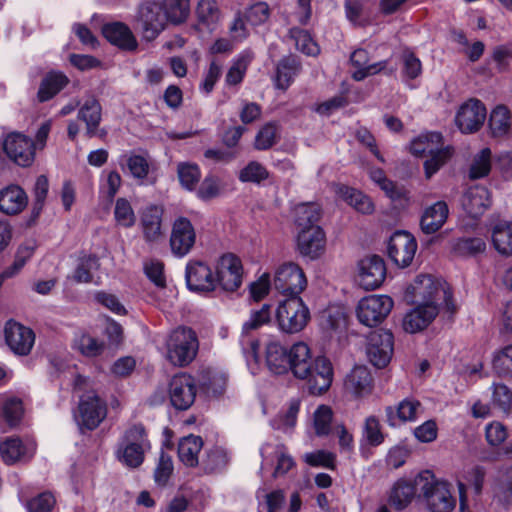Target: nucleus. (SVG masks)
Returning a JSON list of instances; mask_svg holds the SVG:
<instances>
[{
	"label": "nucleus",
	"instance_id": "obj_64",
	"mask_svg": "<svg viewBox=\"0 0 512 512\" xmlns=\"http://www.w3.org/2000/svg\"><path fill=\"white\" fill-rule=\"evenodd\" d=\"M492 365L497 374L501 376L512 375V344L494 354Z\"/></svg>",
	"mask_w": 512,
	"mask_h": 512
},
{
	"label": "nucleus",
	"instance_id": "obj_14",
	"mask_svg": "<svg viewBox=\"0 0 512 512\" xmlns=\"http://www.w3.org/2000/svg\"><path fill=\"white\" fill-rule=\"evenodd\" d=\"M260 453L262 457L261 471L267 468L273 469L274 478L286 475L295 467L293 457L281 443H265L261 447Z\"/></svg>",
	"mask_w": 512,
	"mask_h": 512
},
{
	"label": "nucleus",
	"instance_id": "obj_8",
	"mask_svg": "<svg viewBox=\"0 0 512 512\" xmlns=\"http://www.w3.org/2000/svg\"><path fill=\"white\" fill-rule=\"evenodd\" d=\"M394 306L388 295L373 294L360 299L355 307V315L360 324L376 327L381 324Z\"/></svg>",
	"mask_w": 512,
	"mask_h": 512
},
{
	"label": "nucleus",
	"instance_id": "obj_19",
	"mask_svg": "<svg viewBox=\"0 0 512 512\" xmlns=\"http://www.w3.org/2000/svg\"><path fill=\"white\" fill-rule=\"evenodd\" d=\"M171 404L178 410L188 409L195 401L196 382L186 373L175 375L169 385Z\"/></svg>",
	"mask_w": 512,
	"mask_h": 512
},
{
	"label": "nucleus",
	"instance_id": "obj_44",
	"mask_svg": "<svg viewBox=\"0 0 512 512\" xmlns=\"http://www.w3.org/2000/svg\"><path fill=\"white\" fill-rule=\"evenodd\" d=\"M511 125V112L506 106L498 105L491 111L489 128L494 137L507 135L510 132Z\"/></svg>",
	"mask_w": 512,
	"mask_h": 512
},
{
	"label": "nucleus",
	"instance_id": "obj_45",
	"mask_svg": "<svg viewBox=\"0 0 512 512\" xmlns=\"http://www.w3.org/2000/svg\"><path fill=\"white\" fill-rule=\"evenodd\" d=\"M68 83V78L61 72L47 74L41 82L38 91V99L45 102L56 95Z\"/></svg>",
	"mask_w": 512,
	"mask_h": 512
},
{
	"label": "nucleus",
	"instance_id": "obj_52",
	"mask_svg": "<svg viewBox=\"0 0 512 512\" xmlns=\"http://www.w3.org/2000/svg\"><path fill=\"white\" fill-rule=\"evenodd\" d=\"M289 37L294 41L296 49L302 53L308 56H316L319 54V45L307 31L293 27L289 30Z\"/></svg>",
	"mask_w": 512,
	"mask_h": 512
},
{
	"label": "nucleus",
	"instance_id": "obj_17",
	"mask_svg": "<svg viewBox=\"0 0 512 512\" xmlns=\"http://www.w3.org/2000/svg\"><path fill=\"white\" fill-rule=\"evenodd\" d=\"M487 116L484 104L477 99H470L463 103L455 116V123L463 134L477 132Z\"/></svg>",
	"mask_w": 512,
	"mask_h": 512
},
{
	"label": "nucleus",
	"instance_id": "obj_6",
	"mask_svg": "<svg viewBox=\"0 0 512 512\" xmlns=\"http://www.w3.org/2000/svg\"><path fill=\"white\" fill-rule=\"evenodd\" d=\"M418 479L425 480L423 495L431 512H451L456 506V498L452 494V485L446 480H436L430 470L419 473Z\"/></svg>",
	"mask_w": 512,
	"mask_h": 512
},
{
	"label": "nucleus",
	"instance_id": "obj_13",
	"mask_svg": "<svg viewBox=\"0 0 512 512\" xmlns=\"http://www.w3.org/2000/svg\"><path fill=\"white\" fill-rule=\"evenodd\" d=\"M486 476V470L480 465H468L463 467L455 475V481L459 494V507L461 512L468 508V490L478 496L481 494Z\"/></svg>",
	"mask_w": 512,
	"mask_h": 512
},
{
	"label": "nucleus",
	"instance_id": "obj_53",
	"mask_svg": "<svg viewBox=\"0 0 512 512\" xmlns=\"http://www.w3.org/2000/svg\"><path fill=\"white\" fill-rule=\"evenodd\" d=\"M229 461L230 456L226 449L215 446L207 451L202 465L207 472H219L227 467Z\"/></svg>",
	"mask_w": 512,
	"mask_h": 512
},
{
	"label": "nucleus",
	"instance_id": "obj_9",
	"mask_svg": "<svg viewBox=\"0 0 512 512\" xmlns=\"http://www.w3.org/2000/svg\"><path fill=\"white\" fill-rule=\"evenodd\" d=\"M271 320V306L269 304H263L258 310H253L247 321L243 323L242 334L240 337V343L242 346L243 353L246 357L248 365L252 362L257 364L259 362V341L250 335L252 330H256L269 323Z\"/></svg>",
	"mask_w": 512,
	"mask_h": 512
},
{
	"label": "nucleus",
	"instance_id": "obj_60",
	"mask_svg": "<svg viewBox=\"0 0 512 512\" xmlns=\"http://www.w3.org/2000/svg\"><path fill=\"white\" fill-rule=\"evenodd\" d=\"M120 164L124 170H127L134 178L144 179L149 172L147 160L140 155L124 156Z\"/></svg>",
	"mask_w": 512,
	"mask_h": 512
},
{
	"label": "nucleus",
	"instance_id": "obj_28",
	"mask_svg": "<svg viewBox=\"0 0 512 512\" xmlns=\"http://www.w3.org/2000/svg\"><path fill=\"white\" fill-rule=\"evenodd\" d=\"M438 314V307L434 302H425L408 312L403 319V328L406 332L416 333L426 328Z\"/></svg>",
	"mask_w": 512,
	"mask_h": 512
},
{
	"label": "nucleus",
	"instance_id": "obj_39",
	"mask_svg": "<svg viewBox=\"0 0 512 512\" xmlns=\"http://www.w3.org/2000/svg\"><path fill=\"white\" fill-rule=\"evenodd\" d=\"M406 292L415 299L419 298L425 302H433V299L440 292V287L430 275H419L407 287Z\"/></svg>",
	"mask_w": 512,
	"mask_h": 512
},
{
	"label": "nucleus",
	"instance_id": "obj_49",
	"mask_svg": "<svg viewBox=\"0 0 512 512\" xmlns=\"http://www.w3.org/2000/svg\"><path fill=\"white\" fill-rule=\"evenodd\" d=\"M252 58L253 54L245 50L234 59L233 64L226 74L225 80L227 85H238L242 82Z\"/></svg>",
	"mask_w": 512,
	"mask_h": 512
},
{
	"label": "nucleus",
	"instance_id": "obj_61",
	"mask_svg": "<svg viewBox=\"0 0 512 512\" xmlns=\"http://www.w3.org/2000/svg\"><path fill=\"white\" fill-rule=\"evenodd\" d=\"M485 242L482 238H460L453 244V250L460 256H474L485 250Z\"/></svg>",
	"mask_w": 512,
	"mask_h": 512
},
{
	"label": "nucleus",
	"instance_id": "obj_35",
	"mask_svg": "<svg viewBox=\"0 0 512 512\" xmlns=\"http://www.w3.org/2000/svg\"><path fill=\"white\" fill-rule=\"evenodd\" d=\"M267 368L274 374H284L289 371V349H285L278 341H271L265 350Z\"/></svg>",
	"mask_w": 512,
	"mask_h": 512
},
{
	"label": "nucleus",
	"instance_id": "obj_26",
	"mask_svg": "<svg viewBox=\"0 0 512 512\" xmlns=\"http://www.w3.org/2000/svg\"><path fill=\"white\" fill-rule=\"evenodd\" d=\"M325 233L320 226L298 231L297 248L301 255L311 259L318 258L325 249Z\"/></svg>",
	"mask_w": 512,
	"mask_h": 512
},
{
	"label": "nucleus",
	"instance_id": "obj_24",
	"mask_svg": "<svg viewBox=\"0 0 512 512\" xmlns=\"http://www.w3.org/2000/svg\"><path fill=\"white\" fill-rule=\"evenodd\" d=\"M186 282L191 291L211 292L216 288V280L210 267L202 261H190L186 266Z\"/></svg>",
	"mask_w": 512,
	"mask_h": 512
},
{
	"label": "nucleus",
	"instance_id": "obj_38",
	"mask_svg": "<svg viewBox=\"0 0 512 512\" xmlns=\"http://www.w3.org/2000/svg\"><path fill=\"white\" fill-rule=\"evenodd\" d=\"M369 54L365 49H357L351 55V63L357 68L353 73V78L357 81L363 80L365 77L377 74L385 69L387 61H378L369 64Z\"/></svg>",
	"mask_w": 512,
	"mask_h": 512
},
{
	"label": "nucleus",
	"instance_id": "obj_63",
	"mask_svg": "<svg viewBox=\"0 0 512 512\" xmlns=\"http://www.w3.org/2000/svg\"><path fill=\"white\" fill-rule=\"evenodd\" d=\"M177 172L181 185L187 190L194 189L201 177L199 167L193 163H180Z\"/></svg>",
	"mask_w": 512,
	"mask_h": 512
},
{
	"label": "nucleus",
	"instance_id": "obj_7",
	"mask_svg": "<svg viewBox=\"0 0 512 512\" xmlns=\"http://www.w3.org/2000/svg\"><path fill=\"white\" fill-rule=\"evenodd\" d=\"M136 29L145 40L152 41L163 32L168 24L159 1L147 0L141 3L135 16Z\"/></svg>",
	"mask_w": 512,
	"mask_h": 512
},
{
	"label": "nucleus",
	"instance_id": "obj_51",
	"mask_svg": "<svg viewBox=\"0 0 512 512\" xmlns=\"http://www.w3.org/2000/svg\"><path fill=\"white\" fill-rule=\"evenodd\" d=\"M415 495L414 486L407 481H398L390 494L389 503L397 510L404 509Z\"/></svg>",
	"mask_w": 512,
	"mask_h": 512
},
{
	"label": "nucleus",
	"instance_id": "obj_11",
	"mask_svg": "<svg viewBox=\"0 0 512 512\" xmlns=\"http://www.w3.org/2000/svg\"><path fill=\"white\" fill-rule=\"evenodd\" d=\"M0 145L7 158L21 167H29L35 159L34 141L18 132H12L3 137Z\"/></svg>",
	"mask_w": 512,
	"mask_h": 512
},
{
	"label": "nucleus",
	"instance_id": "obj_40",
	"mask_svg": "<svg viewBox=\"0 0 512 512\" xmlns=\"http://www.w3.org/2000/svg\"><path fill=\"white\" fill-rule=\"evenodd\" d=\"M336 194L360 213L369 214L374 210L371 199L359 190L340 185L336 189Z\"/></svg>",
	"mask_w": 512,
	"mask_h": 512
},
{
	"label": "nucleus",
	"instance_id": "obj_43",
	"mask_svg": "<svg viewBox=\"0 0 512 512\" xmlns=\"http://www.w3.org/2000/svg\"><path fill=\"white\" fill-rule=\"evenodd\" d=\"M321 216V210L315 203H300L294 208L295 224L299 231L310 229L312 226H318L317 222Z\"/></svg>",
	"mask_w": 512,
	"mask_h": 512
},
{
	"label": "nucleus",
	"instance_id": "obj_27",
	"mask_svg": "<svg viewBox=\"0 0 512 512\" xmlns=\"http://www.w3.org/2000/svg\"><path fill=\"white\" fill-rule=\"evenodd\" d=\"M461 205L467 215L478 218L490 205V193L484 186H471L464 192Z\"/></svg>",
	"mask_w": 512,
	"mask_h": 512
},
{
	"label": "nucleus",
	"instance_id": "obj_12",
	"mask_svg": "<svg viewBox=\"0 0 512 512\" xmlns=\"http://www.w3.org/2000/svg\"><path fill=\"white\" fill-rule=\"evenodd\" d=\"M216 285L225 291H236L242 284L243 267L239 257L232 253L221 255L215 263Z\"/></svg>",
	"mask_w": 512,
	"mask_h": 512
},
{
	"label": "nucleus",
	"instance_id": "obj_55",
	"mask_svg": "<svg viewBox=\"0 0 512 512\" xmlns=\"http://www.w3.org/2000/svg\"><path fill=\"white\" fill-rule=\"evenodd\" d=\"M492 397L491 403L494 408L500 410L504 414H509L512 409V391L501 383H494L491 386Z\"/></svg>",
	"mask_w": 512,
	"mask_h": 512
},
{
	"label": "nucleus",
	"instance_id": "obj_54",
	"mask_svg": "<svg viewBox=\"0 0 512 512\" xmlns=\"http://www.w3.org/2000/svg\"><path fill=\"white\" fill-rule=\"evenodd\" d=\"M492 152L490 148H483L473 157L469 169V176L472 179H479L487 176L491 170Z\"/></svg>",
	"mask_w": 512,
	"mask_h": 512
},
{
	"label": "nucleus",
	"instance_id": "obj_46",
	"mask_svg": "<svg viewBox=\"0 0 512 512\" xmlns=\"http://www.w3.org/2000/svg\"><path fill=\"white\" fill-rule=\"evenodd\" d=\"M78 117L85 122L87 133L90 136L95 135V131L101 121V106L99 102L94 98L86 100L79 110Z\"/></svg>",
	"mask_w": 512,
	"mask_h": 512
},
{
	"label": "nucleus",
	"instance_id": "obj_4",
	"mask_svg": "<svg viewBox=\"0 0 512 512\" xmlns=\"http://www.w3.org/2000/svg\"><path fill=\"white\" fill-rule=\"evenodd\" d=\"M198 348L195 332L187 327H178L166 341V358L174 366L184 367L196 357Z\"/></svg>",
	"mask_w": 512,
	"mask_h": 512
},
{
	"label": "nucleus",
	"instance_id": "obj_30",
	"mask_svg": "<svg viewBox=\"0 0 512 512\" xmlns=\"http://www.w3.org/2000/svg\"><path fill=\"white\" fill-rule=\"evenodd\" d=\"M449 208L445 201H437L427 206L421 215L420 227L425 234H434L446 223Z\"/></svg>",
	"mask_w": 512,
	"mask_h": 512
},
{
	"label": "nucleus",
	"instance_id": "obj_48",
	"mask_svg": "<svg viewBox=\"0 0 512 512\" xmlns=\"http://www.w3.org/2000/svg\"><path fill=\"white\" fill-rule=\"evenodd\" d=\"M299 72V63L294 58H284L276 70L275 85L277 88L286 90Z\"/></svg>",
	"mask_w": 512,
	"mask_h": 512
},
{
	"label": "nucleus",
	"instance_id": "obj_34",
	"mask_svg": "<svg viewBox=\"0 0 512 512\" xmlns=\"http://www.w3.org/2000/svg\"><path fill=\"white\" fill-rule=\"evenodd\" d=\"M27 202L25 191L17 185H10L0 191V211L4 214L20 213L26 207Z\"/></svg>",
	"mask_w": 512,
	"mask_h": 512
},
{
	"label": "nucleus",
	"instance_id": "obj_56",
	"mask_svg": "<svg viewBox=\"0 0 512 512\" xmlns=\"http://www.w3.org/2000/svg\"><path fill=\"white\" fill-rule=\"evenodd\" d=\"M99 268V261L96 256H84L74 271L73 279L78 283H89L93 281V272Z\"/></svg>",
	"mask_w": 512,
	"mask_h": 512
},
{
	"label": "nucleus",
	"instance_id": "obj_58",
	"mask_svg": "<svg viewBox=\"0 0 512 512\" xmlns=\"http://www.w3.org/2000/svg\"><path fill=\"white\" fill-rule=\"evenodd\" d=\"M333 419L332 408L327 405H320L313 414V426L317 436H327L331 431Z\"/></svg>",
	"mask_w": 512,
	"mask_h": 512
},
{
	"label": "nucleus",
	"instance_id": "obj_47",
	"mask_svg": "<svg viewBox=\"0 0 512 512\" xmlns=\"http://www.w3.org/2000/svg\"><path fill=\"white\" fill-rule=\"evenodd\" d=\"M384 441V434L381 430L379 420L375 416H369L365 419L360 439L361 448L365 446L376 447Z\"/></svg>",
	"mask_w": 512,
	"mask_h": 512
},
{
	"label": "nucleus",
	"instance_id": "obj_1",
	"mask_svg": "<svg viewBox=\"0 0 512 512\" xmlns=\"http://www.w3.org/2000/svg\"><path fill=\"white\" fill-rule=\"evenodd\" d=\"M289 370L297 379L305 380L313 395L325 393L333 381V367L324 356L312 357L310 347L302 341L289 348Z\"/></svg>",
	"mask_w": 512,
	"mask_h": 512
},
{
	"label": "nucleus",
	"instance_id": "obj_36",
	"mask_svg": "<svg viewBox=\"0 0 512 512\" xmlns=\"http://www.w3.org/2000/svg\"><path fill=\"white\" fill-rule=\"evenodd\" d=\"M421 411L422 406L419 401L406 398L402 400L395 408L388 407L386 409V416L388 423L391 426H396L397 421H415Z\"/></svg>",
	"mask_w": 512,
	"mask_h": 512
},
{
	"label": "nucleus",
	"instance_id": "obj_3",
	"mask_svg": "<svg viewBox=\"0 0 512 512\" xmlns=\"http://www.w3.org/2000/svg\"><path fill=\"white\" fill-rule=\"evenodd\" d=\"M150 449L145 429L137 424L129 427L119 440L115 455L126 467L137 468L144 461L145 452Z\"/></svg>",
	"mask_w": 512,
	"mask_h": 512
},
{
	"label": "nucleus",
	"instance_id": "obj_16",
	"mask_svg": "<svg viewBox=\"0 0 512 512\" xmlns=\"http://www.w3.org/2000/svg\"><path fill=\"white\" fill-rule=\"evenodd\" d=\"M366 354L373 366L384 368L393 354L392 333L386 330L372 332L367 339Z\"/></svg>",
	"mask_w": 512,
	"mask_h": 512
},
{
	"label": "nucleus",
	"instance_id": "obj_33",
	"mask_svg": "<svg viewBox=\"0 0 512 512\" xmlns=\"http://www.w3.org/2000/svg\"><path fill=\"white\" fill-rule=\"evenodd\" d=\"M197 28L213 32L221 20V11L215 0H200L196 7Z\"/></svg>",
	"mask_w": 512,
	"mask_h": 512
},
{
	"label": "nucleus",
	"instance_id": "obj_15",
	"mask_svg": "<svg viewBox=\"0 0 512 512\" xmlns=\"http://www.w3.org/2000/svg\"><path fill=\"white\" fill-rule=\"evenodd\" d=\"M386 273V265L381 257L368 256L358 262L356 280L364 290H375L383 284Z\"/></svg>",
	"mask_w": 512,
	"mask_h": 512
},
{
	"label": "nucleus",
	"instance_id": "obj_57",
	"mask_svg": "<svg viewBox=\"0 0 512 512\" xmlns=\"http://www.w3.org/2000/svg\"><path fill=\"white\" fill-rule=\"evenodd\" d=\"M241 14L249 25L260 26L269 19L270 8L266 2L258 1L247 7Z\"/></svg>",
	"mask_w": 512,
	"mask_h": 512
},
{
	"label": "nucleus",
	"instance_id": "obj_2",
	"mask_svg": "<svg viewBox=\"0 0 512 512\" xmlns=\"http://www.w3.org/2000/svg\"><path fill=\"white\" fill-rule=\"evenodd\" d=\"M410 151L415 156L429 154L430 158L424 163L425 176L431 178L453 155L452 146L443 145V137L438 132L419 135L410 144Z\"/></svg>",
	"mask_w": 512,
	"mask_h": 512
},
{
	"label": "nucleus",
	"instance_id": "obj_5",
	"mask_svg": "<svg viewBox=\"0 0 512 512\" xmlns=\"http://www.w3.org/2000/svg\"><path fill=\"white\" fill-rule=\"evenodd\" d=\"M275 317L281 332L296 334L301 332L310 321V310L302 297H288L279 302Z\"/></svg>",
	"mask_w": 512,
	"mask_h": 512
},
{
	"label": "nucleus",
	"instance_id": "obj_23",
	"mask_svg": "<svg viewBox=\"0 0 512 512\" xmlns=\"http://www.w3.org/2000/svg\"><path fill=\"white\" fill-rule=\"evenodd\" d=\"M4 335L9 348L18 355L29 354L35 342L34 332L14 320L7 321Z\"/></svg>",
	"mask_w": 512,
	"mask_h": 512
},
{
	"label": "nucleus",
	"instance_id": "obj_10",
	"mask_svg": "<svg viewBox=\"0 0 512 512\" xmlns=\"http://www.w3.org/2000/svg\"><path fill=\"white\" fill-rule=\"evenodd\" d=\"M273 286L285 298L301 297V293L307 287V278L298 264L287 262L275 270Z\"/></svg>",
	"mask_w": 512,
	"mask_h": 512
},
{
	"label": "nucleus",
	"instance_id": "obj_18",
	"mask_svg": "<svg viewBox=\"0 0 512 512\" xmlns=\"http://www.w3.org/2000/svg\"><path fill=\"white\" fill-rule=\"evenodd\" d=\"M417 250L414 237L405 231L395 232L389 239L387 252L389 258L399 267H407Z\"/></svg>",
	"mask_w": 512,
	"mask_h": 512
},
{
	"label": "nucleus",
	"instance_id": "obj_59",
	"mask_svg": "<svg viewBox=\"0 0 512 512\" xmlns=\"http://www.w3.org/2000/svg\"><path fill=\"white\" fill-rule=\"evenodd\" d=\"M299 409V401L291 400L286 412L272 422V427L285 433L290 432L296 425Z\"/></svg>",
	"mask_w": 512,
	"mask_h": 512
},
{
	"label": "nucleus",
	"instance_id": "obj_22",
	"mask_svg": "<svg viewBox=\"0 0 512 512\" xmlns=\"http://www.w3.org/2000/svg\"><path fill=\"white\" fill-rule=\"evenodd\" d=\"M196 241L195 229L185 217L177 218L172 226L170 247L176 257H184L193 248Z\"/></svg>",
	"mask_w": 512,
	"mask_h": 512
},
{
	"label": "nucleus",
	"instance_id": "obj_62",
	"mask_svg": "<svg viewBox=\"0 0 512 512\" xmlns=\"http://www.w3.org/2000/svg\"><path fill=\"white\" fill-rule=\"evenodd\" d=\"M114 218L119 226L129 228L135 224L136 217L130 202L125 198H118L114 208Z\"/></svg>",
	"mask_w": 512,
	"mask_h": 512
},
{
	"label": "nucleus",
	"instance_id": "obj_20",
	"mask_svg": "<svg viewBox=\"0 0 512 512\" xmlns=\"http://www.w3.org/2000/svg\"><path fill=\"white\" fill-rule=\"evenodd\" d=\"M105 417L106 407L95 394H88L80 399L75 419L81 429L93 430Z\"/></svg>",
	"mask_w": 512,
	"mask_h": 512
},
{
	"label": "nucleus",
	"instance_id": "obj_32",
	"mask_svg": "<svg viewBox=\"0 0 512 512\" xmlns=\"http://www.w3.org/2000/svg\"><path fill=\"white\" fill-rule=\"evenodd\" d=\"M102 33L109 42L121 48L133 50L137 47V41L132 31L122 22L104 24Z\"/></svg>",
	"mask_w": 512,
	"mask_h": 512
},
{
	"label": "nucleus",
	"instance_id": "obj_41",
	"mask_svg": "<svg viewBox=\"0 0 512 512\" xmlns=\"http://www.w3.org/2000/svg\"><path fill=\"white\" fill-rule=\"evenodd\" d=\"M163 12L168 23L180 25L190 15V0H161Z\"/></svg>",
	"mask_w": 512,
	"mask_h": 512
},
{
	"label": "nucleus",
	"instance_id": "obj_21",
	"mask_svg": "<svg viewBox=\"0 0 512 512\" xmlns=\"http://www.w3.org/2000/svg\"><path fill=\"white\" fill-rule=\"evenodd\" d=\"M344 390L354 399H363L370 396L374 389V378L368 367L356 365L345 376Z\"/></svg>",
	"mask_w": 512,
	"mask_h": 512
},
{
	"label": "nucleus",
	"instance_id": "obj_29",
	"mask_svg": "<svg viewBox=\"0 0 512 512\" xmlns=\"http://www.w3.org/2000/svg\"><path fill=\"white\" fill-rule=\"evenodd\" d=\"M257 498L263 499L267 512H298L302 501L298 492L290 495L289 505L286 507V497L283 490H273L266 493L264 490L257 492Z\"/></svg>",
	"mask_w": 512,
	"mask_h": 512
},
{
	"label": "nucleus",
	"instance_id": "obj_50",
	"mask_svg": "<svg viewBox=\"0 0 512 512\" xmlns=\"http://www.w3.org/2000/svg\"><path fill=\"white\" fill-rule=\"evenodd\" d=\"M73 347L85 357H97L105 349V344L89 334L81 333L76 335Z\"/></svg>",
	"mask_w": 512,
	"mask_h": 512
},
{
	"label": "nucleus",
	"instance_id": "obj_42",
	"mask_svg": "<svg viewBox=\"0 0 512 512\" xmlns=\"http://www.w3.org/2000/svg\"><path fill=\"white\" fill-rule=\"evenodd\" d=\"M494 248L502 255H512V222L499 221L492 228Z\"/></svg>",
	"mask_w": 512,
	"mask_h": 512
},
{
	"label": "nucleus",
	"instance_id": "obj_37",
	"mask_svg": "<svg viewBox=\"0 0 512 512\" xmlns=\"http://www.w3.org/2000/svg\"><path fill=\"white\" fill-rule=\"evenodd\" d=\"M203 448V440L197 435L182 437L178 443L179 460L187 467H195L199 464V454Z\"/></svg>",
	"mask_w": 512,
	"mask_h": 512
},
{
	"label": "nucleus",
	"instance_id": "obj_25",
	"mask_svg": "<svg viewBox=\"0 0 512 512\" xmlns=\"http://www.w3.org/2000/svg\"><path fill=\"white\" fill-rule=\"evenodd\" d=\"M35 450L36 444L30 438L21 440L20 438L11 437L0 442V454L7 464L29 460L34 455Z\"/></svg>",
	"mask_w": 512,
	"mask_h": 512
},
{
	"label": "nucleus",
	"instance_id": "obj_31",
	"mask_svg": "<svg viewBox=\"0 0 512 512\" xmlns=\"http://www.w3.org/2000/svg\"><path fill=\"white\" fill-rule=\"evenodd\" d=\"M163 209L157 205L145 207L141 213V225L144 238L148 242H157L162 236Z\"/></svg>",
	"mask_w": 512,
	"mask_h": 512
}]
</instances>
